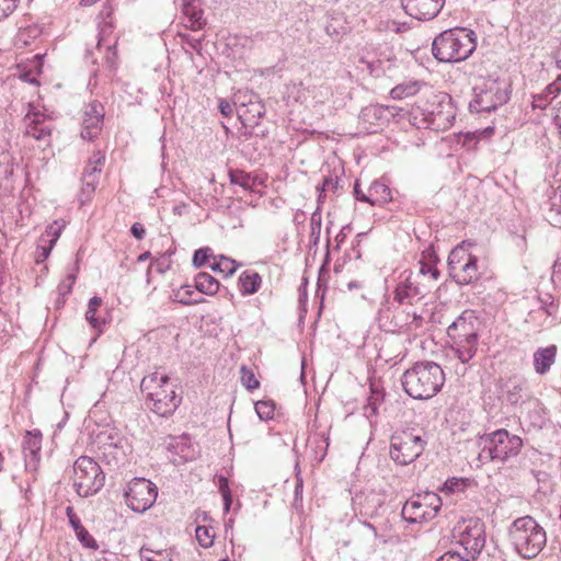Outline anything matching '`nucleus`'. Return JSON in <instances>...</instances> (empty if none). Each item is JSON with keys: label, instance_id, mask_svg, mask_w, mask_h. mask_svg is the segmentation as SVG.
Returning a JSON list of instances; mask_svg holds the SVG:
<instances>
[{"label": "nucleus", "instance_id": "nucleus-33", "mask_svg": "<svg viewBox=\"0 0 561 561\" xmlns=\"http://www.w3.org/2000/svg\"><path fill=\"white\" fill-rule=\"evenodd\" d=\"M419 91L417 82H410L405 84H398L391 89L390 95L394 100H401L404 98H409L415 95Z\"/></svg>", "mask_w": 561, "mask_h": 561}, {"label": "nucleus", "instance_id": "nucleus-53", "mask_svg": "<svg viewBox=\"0 0 561 561\" xmlns=\"http://www.w3.org/2000/svg\"><path fill=\"white\" fill-rule=\"evenodd\" d=\"M420 274L430 275L434 280H436L440 273L435 265L420 262Z\"/></svg>", "mask_w": 561, "mask_h": 561}, {"label": "nucleus", "instance_id": "nucleus-22", "mask_svg": "<svg viewBox=\"0 0 561 561\" xmlns=\"http://www.w3.org/2000/svg\"><path fill=\"white\" fill-rule=\"evenodd\" d=\"M140 477L127 480L122 488L123 503L133 512H140Z\"/></svg>", "mask_w": 561, "mask_h": 561}, {"label": "nucleus", "instance_id": "nucleus-60", "mask_svg": "<svg viewBox=\"0 0 561 561\" xmlns=\"http://www.w3.org/2000/svg\"><path fill=\"white\" fill-rule=\"evenodd\" d=\"M101 171H102V169L96 168L94 165H90V163L88 162V164H87V167L84 169L82 178H88V175H90V179H98L99 180V173Z\"/></svg>", "mask_w": 561, "mask_h": 561}, {"label": "nucleus", "instance_id": "nucleus-58", "mask_svg": "<svg viewBox=\"0 0 561 561\" xmlns=\"http://www.w3.org/2000/svg\"><path fill=\"white\" fill-rule=\"evenodd\" d=\"M550 204H551L550 210L556 211L558 215H561V187L551 197Z\"/></svg>", "mask_w": 561, "mask_h": 561}, {"label": "nucleus", "instance_id": "nucleus-47", "mask_svg": "<svg viewBox=\"0 0 561 561\" xmlns=\"http://www.w3.org/2000/svg\"><path fill=\"white\" fill-rule=\"evenodd\" d=\"M551 102L552 100L542 91L533 95L531 106L534 110H545Z\"/></svg>", "mask_w": 561, "mask_h": 561}, {"label": "nucleus", "instance_id": "nucleus-36", "mask_svg": "<svg viewBox=\"0 0 561 561\" xmlns=\"http://www.w3.org/2000/svg\"><path fill=\"white\" fill-rule=\"evenodd\" d=\"M274 411L275 403L272 400H260L255 403V412L262 421L272 420Z\"/></svg>", "mask_w": 561, "mask_h": 561}, {"label": "nucleus", "instance_id": "nucleus-41", "mask_svg": "<svg viewBox=\"0 0 561 561\" xmlns=\"http://www.w3.org/2000/svg\"><path fill=\"white\" fill-rule=\"evenodd\" d=\"M540 302V309H542L548 316H553L557 312L558 305L551 294H543L538 297Z\"/></svg>", "mask_w": 561, "mask_h": 561}, {"label": "nucleus", "instance_id": "nucleus-42", "mask_svg": "<svg viewBox=\"0 0 561 561\" xmlns=\"http://www.w3.org/2000/svg\"><path fill=\"white\" fill-rule=\"evenodd\" d=\"M241 382L248 390H254L260 386L254 373L245 366L241 367Z\"/></svg>", "mask_w": 561, "mask_h": 561}, {"label": "nucleus", "instance_id": "nucleus-59", "mask_svg": "<svg viewBox=\"0 0 561 561\" xmlns=\"http://www.w3.org/2000/svg\"><path fill=\"white\" fill-rule=\"evenodd\" d=\"M218 107H219L220 113L226 117L231 116V114L233 112L232 105L225 99H221L219 101Z\"/></svg>", "mask_w": 561, "mask_h": 561}, {"label": "nucleus", "instance_id": "nucleus-51", "mask_svg": "<svg viewBox=\"0 0 561 561\" xmlns=\"http://www.w3.org/2000/svg\"><path fill=\"white\" fill-rule=\"evenodd\" d=\"M358 535L367 538L370 541H374L377 537V531L373 525H370L368 523H363L359 526Z\"/></svg>", "mask_w": 561, "mask_h": 561}, {"label": "nucleus", "instance_id": "nucleus-50", "mask_svg": "<svg viewBox=\"0 0 561 561\" xmlns=\"http://www.w3.org/2000/svg\"><path fill=\"white\" fill-rule=\"evenodd\" d=\"M41 34V30L38 26H28L24 30H22L19 33L20 41H23L24 44H28V38H35Z\"/></svg>", "mask_w": 561, "mask_h": 561}, {"label": "nucleus", "instance_id": "nucleus-8", "mask_svg": "<svg viewBox=\"0 0 561 561\" xmlns=\"http://www.w3.org/2000/svg\"><path fill=\"white\" fill-rule=\"evenodd\" d=\"M73 488L81 497L96 494L105 482V474L100 465L91 457H79L72 467Z\"/></svg>", "mask_w": 561, "mask_h": 561}, {"label": "nucleus", "instance_id": "nucleus-10", "mask_svg": "<svg viewBox=\"0 0 561 561\" xmlns=\"http://www.w3.org/2000/svg\"><path fill=\"white\" fill-rule=\"evenodd\" d=\"M442 504V499L434 492L415 494L405 502L401 515L410 524L425 523L437 516Z\"/></svg>", "mask_w": 561, "mask_h": 561}, {"label": "nucleus", "instance_id": "nucleus-17", "mask_svg": "<svg viewBox=\"0 0 561 561\" xmlns=\"http://www.w3.org/2000/svg\"><path fill=\"white\" fill-rule=\"evenodd\" d=\"M476 321L472 313L465 311L447 328V334L451 340L478 337Z\"/></svg>", "mask_w": 561, "mask_h": 561}, {"label": "nucleus", "instance_id": "nucleus-3", "mask_svg": "<svg viewBox=\"0 0 561 561\" xmlns=\"http://www.w3.org/2000/svg\"><path fill=\"white\" fill-rule=\"evenodd\" d=\"M510 542L523 559L536 558L547 543L543 527L530 515L516 518L508 528Z\"/></svg>", "mask_w": 561, "mask_h": 561}, {"label": "nucleus", "instance_id": "nucleus-24", "mask_svg": "<svg viewBox=\"0 0 561 561\" xmlns=\"http://www.w3.org/2000/svg\"><path fill=\"white\" fill-rule=\"evenodd\" d=\"M42 433L39 430L26 431L23 440V453L25 458H31L34 461L39 460L42 449Z\"/></svg>", "mask_w": 561, "mask_h": 561}, {"label": "nucleus", "instance_id": "nucleus-44", "mask_svg": "<svg viewBox=\"0 0 561 561\" xmlns=\"http://www.w3.org/2000/svg\"><path fill=\"white\" fill-rule=\"evenodd\" d=\"M65 227L64 224H60L58 221H55L53 225H50L46 231H45V234L46 237H49L50 239L49 240H45L44 239V236L42 237V241L43 242H47V243H51V244H55L58 240V238L60 237L61 234V230L62 228Z\"/></svg>", "mask_w": 561, "mask_h": 561}, {"label": "nucleus", "instance_id": "nucleus-54", "mask_svg": "<svg viewBox=\"0 0 561 561\" xmlns=\"http://www.w3.org/2000/svg\"><path fill=\"white\" fill-rule=\"evenodd\" d=\"M95 311L87 310L85 312V320L89 322V324L98 330L99 332L102 331V327L105 324L104 320H101L99 317L95 316Z\"/></svg>", "mask_w": 561, "mask_h": 561}, {"label": "nucleus", "instance_id": "nucleus-20", "mask_svg": "<svg viewBox=\"0 0 561 561\" xmlns=\"http://www.w3.org/2000/svg\"><path fill=\"white\" fill-rule=\"evenodd\" d=\"M558 348L554 344L547 347H539L534 353V369L538 375H546L549 373L552 365L556 363Z\"/></svg>", "mask_w": 561, "mask_h": 561}, {"label": "nucleus", "instance_id": "nucleus-34", "mask_svg": "<svg viewBox=\"0 0 561 561\" xmlns=\"http://www.w3.org/2000/svg\"><path fill=\"white\" fill-rule=\"evenodd\" d=\"M98 183L99 180L90 179V175H88V178H82V187L78 196L81 205H84L87 202L91 199Z\"/></svg>", "mask_w": 561, "mask_h": 561}, {"label": "nucleus", "instance_id": "nucleus-30", "mask_svg": "<svg viewBox=\"0 0 561 561\" xmlns=\"http://www.w3.org/2000/svg\"><path fill=\"white\" fill-rule=\"evenodd\" d=\"M247 107L241 114L245 115L247 113L251 114L252 118H261L265 113V106L263 103L259 100L257 95L250 94L249 96V103L245 104V102H241V108Z\"/></svg>", "mask_w": 561, "mask_h": 561}, {"label": "nucleus", "instance_id": "nucleus-48", "mask_svg": "<svg viewBox=\"0 0 561 561\" xmlns=\"http://www.w3.org/2000/svg\"><path fill=\"white\" fill-rule=\"evenodd\" d=\"M543 92L553 101L559 95H561V75L558 78L548 84Z\"/></svg>", "mask_w": 561, "mask_h": 561}, {"label": "nucleus", "instance_id": "nucleus-62", "mask_svg": "<svg viewBox=\"0 0 561 561\" xmlns=\"http://www.w3.org/2000/svg\"><path fill=\"white\" fill-rule=\"evenodd\" d=\"M561 278V256H558L552 265V276L551 278Z\"/></svg>", "mask_w": 561, "mask_h": 561}, {"label": "nucleus", "instance_id": "nucleus-15", "mask_svg": "<svg viewBox=\"0 0 561 561\" xmlns=\"http://www.w3.org/2000/svg\"><path fill=\"white\" fill-rule=\"evenodd\" d=\"M445 0H401L404 12L419 21H431L442 11Z\"/></svg>", "mask_w": 561, "mask_h": 561}, {"label": "nucleus", "instance_id": "nucleus-12", "mask_svg": "<svg viewBox=\"0 0 561 561\" xmlns=\"http://www.w3.org/2000/svg\"><path fill=\"white\" fill-rule=\"evenodd\" d=\"M164 446L171 454L169 458L173 463L192 461L198 456L197 446L192 442L188 434L169 436L164 440Z\"/></svg>", "mask_w": 561, "mask_h": 561}, {"label": "nucleus", "instance_id": "nucleus-38", "mask_svg": "<svg viewBox=\"0 0 561 561\" xmlns=\"http://www.w3.org/2000/svg\"><path fill=\"white\" fill-rule=\"evenodd\" d=\"M195 536L198 543L204 548H209L214 543L215 536L210 534V529L206 526H197Z\"/></svg>", "mask_w": 561, "mask_h": 561}, {"label": "nucleus", "instance_id": "nucleus-46", "mask_svg": "<svg viewBox=\"0 0 561 561\" xmlns=\"http://www.w3.org/2000/svg\"><path fill=\"white\" fill-rule=\"evenodd\" d=\"M211 255V250L209 248L198 249L193 255V264L196 267H202L208 262Z\"/></svg>", "mask_w": 561, "mask_h": 561}, {"label": "nucleus", "instance_id": "nucleus-25", "mask_svg": "<svg viewBox=\"0 0 561 561\" xmlns=\"http://www.w3.org/2000/svg\"><path fill=\"white\" fill-rule=\"evenodd\" d=\"M238 284L241 295L250 296L261 288L262 277L257 272L247 270L240 274Z\"/></svg>", "mask_w": 561, "mask_h": 561}, {"label": "nucleus", "instance_id": "nucleus-16", "mask_svg": "<svg viewBox=\"0 0 561 561\" xmlns=\"http://www.w3.org/2000/svg\"><path fill=\"white\" fill-rule=\"evenodd\" d=\"M180 399L174 390L162 388L147 394V407L159 416H169L176 410Z\"/></svg>", "mask_w": 561, "mask_h": 561}, {"label": "nucleus", "instance_id": "nucleus-18", "mask_svg": "<svg viewBox=\"0 0 561 561\" xmlns=\"http://www.w3.org/2000/svg\"><path fill=\"white\" fill-rule=\"evenodd\" d=\"M182 13L186 16L188 25L186 27L192 31H199L206 25L204 10L201 0H183Z\"/></svg>", "mask_w": 561, "mask_h": 561}, {"label": "nucleus", "instance_id": "nucleus-23", "mask_svg": "<svg viewBox=\"0 0 561 561\" xmlns=\"http://www.w3.org/2000/svg\"><path fill=\"white\" fill-rule=\"evenodd\" d=\"M392 199L391 190L389 186L379 180L374 181L367 191V196L364 197V203L373 206H381Z\"/></svg>", "mask_w": 561, "mask_h": 561}, {"label": "nucleus", "instance_id": "nucleus-49", "mask_svg": "<svg viewBox=\"0 0 561 561\" xmlns=\"http://www.w3.org/2000/svg\"><path fill=\"white\" fill-rule=\"evenodd\" d=\"M362 64L366 66V69L368 70L369 75L373 77H380L383 75V69L381 68V61L380 60H362Z\"/></svg>", "mask_w": 561, "mask_h": 561}, {"label": "nucleus", "instance_id": "nucleus-29", "mask_svg": "<svg viewBox=\"0 0 561 561\" xmlns=\"http://www.w3.org/2000/svg\"><path fill=\"white\" fill-rule=\"evenodd\" d=\"M195 288L205 295L213 296L219 289V282L208 273L201 272L195 276Z\"/></svg>", "mask_w": 561, "mask_h": 561}, {"label": "nucleus", "instance_id": "nucleus-52", "mask_svg": "<svg viewBox=\"0 0 561 561\" xmlns=\"http://www.w3.org/2000/svg\"><path fill=\"white\" fill-rule=\"evenodd\" d=\"M66 516L68 518V522H69L70 526L72 527V529L75 531H77L78 529L83 527V525L81 524L80 518L77 516V514H76V512H75L72 506H67L66 507Z\"/></svg>", "mask_w": 561, "mask_h": 561}, {"label": "nucleus", "instance_id": "nucleus-32", "mask_svg": "<svg viewBox=\"0 0 561 561\" xmlns=\"http://www.w3.org/2000/svg\"><path fill=\"white\" fill-rule=\"evenodd\" d=\"M238 266L239 265L234 260L226 256H220L218 261H214L209 264L211 271L221 273L225 277L231 276Z\"/></svg>", "mask_w": 561, "mask_h": 561}, {"label": "nucleus", "instance_id": "nucleus-5", "mask_svg": "<svg viewBox=\"0 0 561 561\" xmlns=\"http://www.w3.org/2000/svg\"><path fill=\"white\" fill-rule=\"evenodd\" d=\"M482 449L479 454L481 461L505 462L517 456L523 447V439L512 435L508 431L501 428L480 437Z\"/></svg>", "mask_w": 561, "mask_h": 561}, {"label": "nucleus", "instance_id": "nucleus-39", "mask_svg": "<svg viewBox=\"0 0 561 561\" xmlns=\"http://www.w3.org/2000/svg\"><path fill=\"white\" fill-rule=\"evenodd\" d=\"M75 533H76L77 539L83 547L93 549V550L99 549V545H98L96 540L93 538L92 535H90V533L88 531V529L85 527H81L80 529H78Z\"/></svg>", "mask_w": 561, "mask_h": 561}, {"label": "nucleus", "instance_id": "nucleus-6", "mask_svg": "<svg viewBox=\"0 0 561 561\" xmlns=\"http://www.w3.org/2000/svg\"><path fill=\"white\" fill-rule=\"evenodd\" d=\"M458 542L465 550V556L455 551H447L436 561H470L480 556L485 545L484 524L480 519H468L459 526Z\"/></svg>", "mask_w": 561, "mask_h": 561}, {"label": "nucleus", "instance_id": "nucleus-26", "mask_svg": "<svg viewBox=\"0 0 561 561\" xmlns=\"http://www.w3.org/2000/svg\"><path fill=\"white\" fill-rule=\"evenodd\" d=\"M526 380L519 377L510 378L504 385V396L511 404H518L523 400Z\"/></svg>", "mask_w": 561, "mask_h": 561}, {"label": "nucleus", "instance_id": "nucleus-57", "mask_svg": "<svg viewBox=\"0 0 561 561\" xmlns=\"http://www.w3.org/2000/svg\"><path fill=\"white\" fill-rule=\"evenodd\" d=\"M105 162V153L101 150H98L92 154V157L89 159L90 165H94L96 168L102 169L103 164Z\"/></svg>", "mask_w": 561, "mask_h": 561}, {"label": "nucleus", "instance_id": "nucleus-7", "mask_svg": "<svg viewBox=\"0 0 561 561\" xmlns=\"http://www.w3.org/2000/svg\"><path fill=\"white\" fill-rule=\"evenodd\" d=\"M478 262V257L462 242L448 255V275L459 286L472 285L482 276Z\"/></svg>", "mask_w": 561, "mask_h": 561}, {"label": "nucleus", "instance_id": "nucleus-28", "mask_svg": "<svg viewBox=\"0 0 561 561\" xmlns=\"http://www.w3.org/2000/svg\"><path fill=\"white\" fill-rule=\"evenodd\" d=\"M230 182L234 185H240L244 190L253 191L255 186L263 184V181L256 175H252L243 170H230Z\"/></svg>", "mask_w": 561, "mask_h": 561}, {"label": "nucleus", "instance_id": "nucleus-11", "mask_svg": "<svg viewBox=\"0 0 561 561\" xmlns=\"http://www.w3.org/2000/svg\"><path fill=\"white\" fill-rule=\"evenodd\" d=\"M98 20L99 34L96 47L99 50H101L102 47H105L106 61L110 64V66H113L116 54L115 51H112V49L115 47L116 38H112L114 32L112 9L110 7H104L99 13Z\"/></svg>", "mask_w": 561, "mask_h": 561}, {"label": "nucleus", "instance_id": "nucleus-21", "mask_svg": "<svg viewBox=\"0 0 561 561\" xmlns=\"http://www.w3.org/2000/svg\"><path fill=\"white\" fill-rule=\"evenodd\" d=\"M393 295L394 300L401 305H411L414 298L423 296L421 288L412 280L411 275L407 276L397 285Z\"/></svg>", "mask_w": 561, "mask_h": 561}, {"label": "nucleus", "instance_id": "nucleus-37", "mask_svg": "<svg viewBox=\"0 0 561 561\" xmlns=\"http://www.w3.org/2000/svg\"><path fill=\"white\" fill-rule=\"evenodd\" d=\"M142 485H145L146 491H147V496L142 497V513H144L145 511H147L154 504V502L158 497V488L153 482H151L150 480H147L145 478H142Z\"/></svg>", "mask_w": 561, "mask_h": 561}, {"label": "nucleus", "instance_id": "nucleus-4", "mask_svg": "<svg viewBox=\"0 0 561 561\" xmlns=\"http://www.w3.org/2000/svg\"><path fill=\"white\" fill-rule=\"evenodd\" d=\"M473 99L469 103L470 112L490 113L510 100L508 83L499 77L482 78L473 87Z\"/></svg>", "mask_w": 561, "mask_h": 561}, {"label": "nucleus", "instance_id": "nucleus-63", "mask_svg": "<svg viewBox=\"0 0 561 561\" xmlns=\"http://www.w3.org/2000/svg\"><path fill=\"white\" fill-rule=\"evenodd\" d=\"M102 304V299L100 297H92L90 300H89V304H88V309L87 310H90L91 311H98V309L100 308Z\"/></svg>", "mask_w": 561, "mask_h": 561}, {"label": "nucleus", "instance_id": "nucleus-55", "mask_svg": "<svg viewBox=\"0 0 561 561\" xmlns=\"http://www.w3.org/2000/svg\"><path fill=\"white\" fill-rule=\"evenodd\" d=\"M76 278H77L76 274L70 273L67 276V278L59 284V286H58L59 293L61 295L69 294L72 289V285L75 284Z\"/></svg>", "mask_w": 561, "mask_h": 561}, {"label": "nucleus", "instance_id": "nucleus-45", "mask_svg": "<svg viewBox=\"0 0 561 561\" xmlns=\"http://www.w3.org/2000/svg\"><path fill=\"white\" fill-rule=\"evenodd\" d=\"M169 377L163 373L154 371L153 374L149 376L142 377V386H146V388H149V383L152 382H159L158 388L160 389V386L162 388H165L164 386L168 383Z\"/></svg>", "mask_w": 561, "mask_h": 561}, {"label": "nucleus", "instance_id": "nucleus-56", "mask_svg": "<svg viewBox=\"0 0 561 561\" xmlns=\"http://www.w3.org/2000/svg\"><path fill=\"white\" fill-rule=\"evenodd\" d=\"M168 267L169 264L167 260L151 263L148 267L147 275L148 277H151L153 273L163 274Z\"/></svg>", "mask_w": 561, "mask_h": 561}, {"label": "nucleus", "instance_id": "nucleus-27", "mask_svg": "<svg viewBox=\"0 0 561 561\" xmlns=\"http://www.w3.org/2000/svg\"><path fill=\"white\" fill-rule=\"evenodd\" d=\"M456 344L455 353L461 363H468L477 353L478 337L453 340Z\"/></svg>", "mask_w": 561, "mask_h": 561}, {"label": "nucleus", "instance_id": "nucleus-13", "mask_svg": "<svg viewBox=\"0 0 561 561\" xmlns=\"http://www.w3.org/2000/svg\"><path fill=\"white\" fill-rule=\"evenodd\" d=\"M401 111L402 110L397 106L370 104L360 111L359 119L363 124L368 125L365 126L366 129L375 131L376 127L388 123L390 117L400 115Z\"/></svg>", "mask_w": 561, "mask_h": 561}, {"label": "nucleus", "instance_id": "nucleus-35", "mask_svg": "<svg viewBox=\"0 0 561 561\" xmlns=\"http://www.w3.org/2000/svg\"><path fill=\"white\" fill-rule=\"evenodd\" d=\"M194 294L193 286L183 285L179 289L173 291L172 298L184 306L198 304L199 300H192L191 296Z\"/></svg>", "mask_w": 561, "mask_h": 561}, {"label": "nucleus", "instance_id": "nucleus-9", "mask_svg": "<svg viewBox=\"0 0 561 561\" xmlns=\"http://www.w3.org/2000/svg\"><path fill=\"white\" fill-rule=\"evenodd\" d=\"M427 439L414 431H401L390 438V458L400 466H408L415 461L424 451Z\"/></svg>", "mask_w": 561, "mask_h": 561}, {"label": "nucleus", "instance_id": "nucleus-43", "mask_svg": "<svg viewBox=\"0 0 561 561\" xmlns=\"http://www.w3.org/2000/svg\"><path fill=\"white\" fill-rule=\"evenodd\" d=\"M20 0H0V22L8 19L18 8Z\"/></svg>", "mask_w": 561, "mask_h": 561}, {"label": "nucleus", "instance_id": "nucleus-2", "mask_svg": "<svg viewBox=\"0 0 561 561\" xmlns=\"http://www.w3.org/2000/svg\"><path fill=\"white\" fill-rule=\"evenodd\" d=\"M476 47L474 32L456 27L446 30L435 37L432 53L439 62H459L466 60Z\"/></svg>", "mask_w": 561, "mask_h": 561}, {"label": "nucleus", "instance_id": "nucleus-14", "mask_svg": "<svg viewBox=\"0 0 561 561\" xmlns=\"http://www.w3.org/2000/svg\"><path fill=\"white\" fill-rule=\"evenodd\" d=\"M104 115V106L99 101H92L85 106L81 130V137L83 139L93 140L101 133Z\"/></svg>", "mask_w": 561, "mask_h": 561}, {"label": "nucleus", "instance_id": "nucleus-19", "mask_svg": "<svg viewBox=\"0 0 561 561\" xmlns=\"http://www.w3.org/2000/svg\"><path fill=\"white\" fill-rule=\"evenodd\" d=\"M25 135L36 140H45L50 136V128L45 124L44 116L39 113L26 114L24 118Z\"/></svg>", "mask_w": 561, "mask_h": 561}, {"label": "nucleus", "instance_id": "nucleus-61", "mask_svg": "<svg viewBox=\"0 0 561 561\" xmlns=\"http://www.w3.org/2000/svg\"><path fill=\"white\" fill-rule=\"evenodd\" d=\"M218 489H219L220 494H222V493L227 494V492H230L229 481L226 477L218 476Z\"/></svg>", "mask_w": 561, "mask_h": 561}, {"label": "nucleus", "instance_id": "nucleus-1", "mask_svg": "<svg viewBox=\"0 0 561 561\" xmlns=\"http://www.w3.org/2000/svg\"><path fill=\"white\" fill-rule=\"evenodd\" d=\"M445 382L443 368L430 360L417 362L407 369L401 383L405 393L415 400H427L440 391Z\"/></svg>", "mask_w": 561, "mask_h": 561}, {"label": "nucleus", "instance_id": "nucleus-40", "mask_svg": "<svg viewBox=\"0 0 561 561\" xmlns=\"http://www.w3.org/2000/svg\"><path fill=\"white\" fill-rule=\"evenodd\" d=\"M468 485V479L451 478L448 479L443 486V491L446 493L462 492Z\"/></svg>", "mask_w": 561, "mask_h": 561}, {"label": "nucleus", "instance_id": "nucleus-31", "mask_svg": "<svg viewBox=\"0 0 561 561\" xmlns=\"http://www.w3.org/2000/svg\"><path fill=\"white\" fill-rule=\"evenodd\" d=\"M142 561H172V559L167 549H153L147 543H142Z\"/></svg>", "mask_w": 561, "mask_h": 561}, {"label": "nucleus", "instance_id": "nucleus-64", "mask_svg": "<svg viewBox=\"0 0 561 561\" xmlns=\"http://www.w3.org/2000/svg\"><path fill=\"white\" fill-rule=\"evenodd\" d=\"M54 245L55 244H51V243H48L47 245L46 244L38 245V251H41L38 256L43 257V260L48 257V255L50 254V251L54 248Z\"/></svg>", "mask_w": 561, "mask_h": 561}]
</instances>
